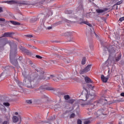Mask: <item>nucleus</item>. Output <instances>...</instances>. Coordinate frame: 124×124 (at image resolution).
I'll list each match as a JSON object with an SVG mask.
<instances>
[{"instance_id": "obj_38", "label": "nucleus", "mask_w": 124, "mask_h": 124, "mask_svg": "<svg viewBox=\"0 0 124 124\" xmlns=\"http://www.w3.org/2000/svg\"><path fill=\"white\" fill-rule=\"evenodd\" d=\"M18 61H19V62H21V61H22V57H19V58H18Z\"/></svg>"}, {"instance_id": "obj_3", "label": "nucleus", "mask_w": 124, "mask_h": 124, "mask_svg": "<svg viewBox=\"0 0 124 124\" xmlns=\"http://www.w3.org/2000/svg\"><path fill=\"white\" fill-rule=\"evenodd\" d=\"M6 44H9L10 47H17V44L15 42L8 41L6 38L0 37V45L5 46Z\"/></svg>"}, {"instance_id": "obj_43", "label": "nucleus", "mask_w": 124, "mask_h": 124, "mask_svg": "<svg viewBox=\"0 0 124 124\" xmlns=\"http://www.w3.org/2000/svg\"><path fill=\"white\" fill-rule=\"evenodd\" d=\"M50 62H51V63H53V64L56 63V62H54V60H50Z\"/></svg>"}, {"instance_id": "obj_18", "label": "nucleus", "mask_w": 124, "mask_h": 124, "mask_svg": "<svg viewBox=\"0 0 124 124\" xmlns=\"http://www.w3.org/2000/svg\"><path fill=\"white\" fill-rule=\"evenodd\" d=\"M84 81H85V83H92L93 81L91 80V79L89 78L88 77H85L84 78Z\"/></svg>"}, {"instance_id": "obj_19", "label": "nucleus", "mask_w": 124, "mask_h": 124, "mask_svg": "<svg viewBox=\"0 0 124 124\" xmlns=\"http://www.w3.org/2000/svg\"><path fill=\"white\" fill-rule=\"evenodd\" d=\"M67 42H74V38L73 36L67 37Z\"/></svg>"}, {"instance_id": "obj_34", "label": "nucleus", "mask_w": 124, "mask_h": 124, "mask_svg": "<svg viewBox=\"0 0 124 124\" xmlns=\"http://www.w3.org/2000/svg\"><path fill=\"white\" fill-rule=\"evenodd\" d=\"M58 80H62V79H63V78H62V76L60 75L59 76H58Z\"/></svg>"}, {"instance_id": "obj_60", "label": "nucleus", "mask_w": 124, "mask_h": 124, "mask_svg": "<svg viewBox=\"0 0 124 124\" xmlns=\"http://www.w3.org/2000/svg\"><path fill=\"white\" fill-rule=\"evenodd\" d=\"M115 6H116V10H118V6L115 5Z\"/></svg>"}, {"instance_id": "obj_31", "label": "nucleus", "mask_w": 124, "mask_h": 124, "mask_svg": "<svg viewBox=\"0 0 124 124\" xmlns=\"http://www.w3.org/2000/svg\"><path fill=\"white\" fill-rule=\"evenodd\" d=\"M70 99V96L68 95H64V100H68Z\"/></svg>"}, {"instance_id": "obj_14", "label": "nucleus", "mask_w": 124, "mask_h": 124, "mask_svg": "<svg viewBox=\"0 0 124 124\" xmlns=\"http://www.w3.org/2000/svg\"><path fill=\"white\" fill-rule=\"evenodd\" d=\"M5 23H11V24H12L13 25H14L19 26V25H21V24L19 22L14 21L13 20H10V21L6 20L5 21Z\"/></svg>"}, {"instance_id": "obj_35", "label": "nucleus", "mask_w": 124, "mask_h": 124, "mask_svg": "<svg viewBox=\"0 0 124 124\" xmlns=\"http://www.w3.org/2000/svg\"><path fill=\"white\" fill-rule=\"evenodd\" d=\"M35 58H37L38 59H42V57L40 56L39 55H35Z\"/></svg>"}, {"instance_id": "obj_45", "label": "nucleus", "mask_w": 124, "mask_h": 124, "mask_svg": "<svg viewBox=\"0 0 124 124\" xmlns=\"http://www.w3.org/2000/svg\"><path fill=\"white\" fill-rule=\"evenodd\" d=\"M2 124H8V121H5L2 123Z\"/></svg>"}, {"instance_id": "obj_49", "label": "nucleus", "mask_w": 124, "mask_h": 124, "mask_svg": "<svg viewBox=\"0 0 124 124\" xmlns=\"http://www.w3.org/2000/svg\"><path fill=\"white\" fill-rule=\"evenodd\" d=\"M3 50V47H0V52H1V51H2Z\"/></svg>"}, {"instance_id": "obj_7", "label": "nucleus", "mask_w": 124, "mask_h": 124, "mask_svg": "<svg viewBox=\"0 0 124 124\" xmlns=\"http://www.w3.org/2000/svg\"><path fill=\"white\" fill-rule=\"evenodd\" d=\"M19 48H20L19 49L20 50H21V51L23 53H26L27 54V55L31 56V55L32 54L31 52H30L28 49H27L25 48H24V47H20Z\"/></svg>"}, {"instance_id": "obj_22", "label": "nucleus", "mask_w": 124, "mask_h": 124, "mask_svg": "<svg viewBox=\"0 0 124 124\" xmlns=\"http://www.w3.org/2000/svg\"><path fill=\"white\" fill-rule=\"evenodd\" d=\"M61 24H62V21H60L53 23L52 26H53V27H57V26H59V25H61Z\"/></svg>"}, {"instance_id": "obj_61", "label": "nucleus", "mask_w": 124, "mask_h": 124, "mask_svg": "<svg viewBox=\"0 0 124 124\" xmlns=\"http://www.w3.org/2000/svg\"><path fill=\"white\" fill-rule=\"evenodd\" d=\"M3 75V73H1V75H0V78L1 77V76H2Z\"/></svg>"}, {"instance_id": "obj_6", "label": "nucleus", "mask_w": 124, "mask_h": 124, "mask_svg": "<svg viewBox=\"0 0 124 124\" xmlns=\"http://www.w3.org/2000/svg\"><path fill=\"white\" fill-rule=\"evenodd\" d=\"M92 66V64H89L87 67H85L82 71H81L80 74H84V73H87L90 71V69H91V67Z\"/></svg>"}, {"instance_id": "obj_51", "label": "nucleus", "mask_w": 124, "mask_h": 124, "mask_svg": "<svg viewBox=\"0 0 124 124\" xmlns=\"http://www.w3.org/2000/svg\"><path fill=\"white\" fill-rule=\"evenodd\" d=\"M120 95H121V96L124 97V93H121V94H120Z\"/></svg>"}, {"instance_id": "obj_27", "label": "nucleus", "mask_w": 124, "mask_h": 124, "mask_svg": "<svg viewBox=\"0 0 124 124\" xmlns=\"http://www.w3.org/2000/svg\"><path fill=\"white\" fill-rule=\"evenodd\" d=\"M55 78H56L54 77V76L53 75H51V76H50V77L48 78V79H53V80L56 81V79H55Z\"/></svg>"}, {"instance_id": "obj_23", "label": "nucleus", "mask_w": 124, "mask_h": 124, "mask_svg": "<svg viewBox=\"0 0 124 124\" xmlns=\"http://www.w3.org/2000/svg\"><path fill=\"white\" fill-rule=\"evenodd\" d=\"M36 21H37V18L36 17H33L30 20L31 23H34V22H36Z\"/></svg>"}, {"instance_id": "obj_13", "label": "nucleus", "mask_w": 124, "mask_h": 124, "mask_svg": "<svg viewBox=\"0 0 124 124\" xmlns=\"http://www.w3.org/2000/svg\"><path fill=\"white\" fill-rule=\"evenodd\" d=\"M104 111V109H100L98 111H96V114L98 115V116H100L101 115H107V113H104L103 112Z\"/></svg>"}, {"instance_id": "obj_52", "label": "nucleus", "mask_w": 124, "mask_h": 124, "mask_svg": "<svg viewBox=\"0 0 124 124\" xmlns=\"http://www.w3.org/2000/svg\"><path fill=\"white\" fill-rule=\"evenodd\" d=\"M71 13H72V11L71 10L68 11V14H71Z\"/></svg>"}, {"instance_id": "obj_16", "label": "nucleus", "mask_w": 124, "mask_h": 124, "mask_svg": "<svg viewBox=\"0 0 124 124\" xmlns=\"http://www.w3.org/2000/svg\"><path fill=\"white\" fill-rule=\"evenodd\" d=\"M108 78L104 77V75H101V80H102L103 83H107L108 82Z\"/></svg>"}, {"instance_id": "obj_17", "label": "nucleus", "mask_w": 124, "mask_h": 124, "mask_svg": "<svg viewBox=\"0 0 124 124\" xmlns=\"http://www.w3.org/2000/svg\"><path fill=\"white\" fill-rule=\"evenodd\" d=\"M115 0V1H116V3L113 6V7H114V6H116V5H120V4H122V3H123L124 0Z\"/></svg>"}, {"instance_id": "obj_36", "label": "nucleus", "mask_w": 124, "mask_h": 124, "mask_svg": "<svg viewBox=\"0 0 124 124\" xmlns=\"http://www.w3.org/2000/svg\"><path fill=\"white\" fill-rule=\"evenodd\" d=\"M0 22H5V19L4 18H0Z\"/></svg>"}, {"instance_id": "obj_21", "label": "nucleus", "mask_w": 124, "mask_h": 124, "mask_svg": "<svg viewBox=\"0 0 124 124\" xmlns=\"http://www.w3.org/2000/svg\"><path fill=\"white\" fill-rule=\"evenodd\" d=\"M85 22L86 21H84V19L80 18L78 21V24H79V25H84V24H85Z\"/></svg>"}, {"instance_id": "obj_58", "label": "nucleus", "mask_w": 124, "mask_h": 124, "mask_svg": "<svg viewBox=\"0 0 124 124\" xmlns=\"http://www.w3.org/2000/svg\"><path fill=\"white\" fill-rule=\"evenodd\" d=\"M28 61L30 63V64H32V63H31V61H30V60H28Z\"/></svg>"}, {"instance_id": "obj_11", "label": "nucleus", "mask_w": 124, "mask_h": 124, "mask_svg": "<svg viewBox=\"0 0 124 124\" xmlns=\"http://www.w3.org/2000/svg\"><path fill=\"white\" fill-rule=\"evenodd\" d=\"M47 4V1L46 0L41 1L38 4V6L41 8H43L44 5Z\"/></svg>"}, {"instance_id": "obj_48", "label": "nucleus", "mask_w": 124, "mask_h": 124, "mask_svg": "<svg viewBox=\"0 0 124 124\" xmlns=\"http://www.w3.org/2000/svg\"><path fill=\"white\" fill-rule=\"evenodd\" d=\"M15 10L16 11H19V8H18V7H16L15 8Z\"/></svg>"}, {"instance_id": "obj_12", "label": "nucleus", "mask_w": 124, "mask_h": 124, "mask_svg": "<svg viewBox=\"0 0 124 124\" xmlns=\"http://www.w3.org/2000/svg\"><path fill=\"white\" fill-rule=\"evenodd\" d=\"M108 10H109V9L107 8H104L103 9H98L96 10V12L100 14V13H104V12H105V11H107Z\"/></svg>"}, {"instance_id": "obj_62", "label": "nucleus", "mask_w": 124, "mask_h": 124, "mask_svg": "<svg viewBox=\"0 0 124 124\" xmlns=\"http://www.w3.org/2000/svg\"><path fill=\"white\" fill-rule=\"evenodd\" d=\"M119 124H122V122H119Z\"/></svg>"}, {"instance_id": "obj_47", "label": "nucleus", "mask_w": 124, "mask_h": 124, "mask_svg": "<svg viewBox=\"0 0 124 124\" xmlns=\"http://www.w3.org/2000/svg\"><path fill=\"white\" fill-rule=\"evenodd\" d=\"M88 87L89 88H92V85H90V84H88Z\"/></svg>"}, {"instance_id": "obj_42", "label": "nucleus", "mask_w": 124, "mask_h": 124, "mask_svg": "<svg viewBox=\"0 0 124 124\" xmlns=\"http://www.w3.org/2000/svg\"><path fill=\"white\" fill-rule=\"evenodd\" d=\"M119 21H120V22L122 23V21H124V18H123V17H121L119 18Z\"/></svg>"}, {"instance_id": "obj_30", "label": "nucleus", "mask_w": 124, "mask_h": 124, "mask_svg": "<svg viewBox=\"0 0 124 124\" xmlns=\"http://www.w3.org/2000/svg\"><path fill=\"white\" fill-rule=\"evenodd\" d=\"M120 59H121V55H119L117 57L115 58V62H119Z\"/></svg>"}, {"instance_id": "obj_57", "label": "nucleus", "mask_w": 124, "mask_h": 124, "mask_svg": "<svg viewBox=\"0 0 124 124\" xmlns=\"http://www.w3.org/2000/svg\"><path fill=\"white\" fill-rule=\"evenodd\" d=\"M65 21L67 22V23H69V20L67 19H66Z\"/></svg>"}, {"instance_id": "obj_37", "label": "nucleus", "mask_w": 124, "mask_h": 124, "mask_svg": "<svg viewBox=\"0 0 124 124\" xmlns=\"http://www.w3.org/2000/svg\"><path fill=\"white\" fill-rule=\"evenodd\" d=\"M25 36H26L27 37H30V38H31V37H32V35L28 34V35H25Z\"/></svg>"}, {"instance_id": "obj_53", "label": "nucleus", "mask_w": 124, "mask_h": 124, "mask_svg": "<svg viewBox=\"0 0 124 124\" xmlns=\"http://www.w3.org/2000/svg\"><path fill=\"white\" fill-rule=\"evenodd\" d=\"M51 29H52V27H51V26L47 27V29H48V30H51Z\"/></svg>"}, {"instance_id": "obj_2", "label": "nucleus", "mask_w": 124, "mask_h": 124, "mask_svg": "<svg viewBox=\"0 0 124 124\" xmlns=\"http://www.w3.org/2000/svg\"><path fill=\"white\" fill-rule=\"evenodd\" d=\"M16 47H11L10 48V63L14 66H18V61L16 59Z\"/></svg>"}, {"instance_id": "obj_24", "label": "nucleus", "mask_w": 124, "mask_h": 124, "mask_svg": "<svg viewBox=\"0 0 124 124\" xmlns=\"http://www.w3.org/2000/svg\"><path fill=\"white\" fill-rule=\"evenodd\" d=\"M81 64L84 65L85 64V57L82 58V60L81 61Z\"/></svg>"}, {"instance_id": "obj_20", "label": "nucleus", "mask_w": 124, "mask_h": 124, "mask_svg": "<svg viewBox=\"0 0 124 124\" xmlns=\"http://www.w3.org/2000/svg\"><path fill=\"white\" fill-rule=\"evenodd\" d=\"M19 121V118L17 117L16 116H14L12 117V122H14V123H16Z\"/></svg>"}, {"instance_id": "obj_25", "label": "nucleus", "mask_w": 124, "mask_h": 124, "mask_svg": "<svg viewBox=\"0 0 124 124\" xmlns=\"http://www.w3.org/2000/svg\"><path fill=\"white\" fill-rule=\"evenodd\" d=\"M84 24L87 25V26H89V27H90L91 28H92V27H93V25H92V24H91V23H90V22H89L88 21H85V22H84Z\"/></svg>"}, {"instance_id": "obj_59", "label": "nucleus", "mask_w": 124, "mask_h": 124, "mask_svg": "<svg viewBox=\"0 0 124 124\" xmlns=\"http://www.w3.org/2000/svg\"><path fill=\"white\" fill-rule=\"evenodd\" d=\"M15 115H18V112H15Z\"/></svg>"}, {"instance_id": "obj_64", "label": "nucleus", "mask_w": 124, "mask_h": 124, "mask_svg": "<svg viewBox=\"0 0 124 124\" xmlns=\"http://www.w3.org/2000/svg\"><path fill=\"white\" fill-rule=\"evenodd\" d=\"M122 18H123V20L124 21V16L122 17Z\"/></svg>"}, {"instance_id": "obj_44", "label": "nucleus", "mask_w": 124, "mask_h": 124, "mask_svg": "<svg viewBox=\"0 0 124 124\" xmlns=\"http://www.w3.org/2000/svg\"><path fill=\"white\" fill-rule=\"evenodd\" d=\"M18 85H19V87H21V85H22V82H19L18 83Z\"/></svg>"}, {"instance_id": "obj_1", "label": "nucleus", "mask_w": 124, "mask_h": 124, "mask_svg": "<svg viewBox=\"0 0 124 124\" xmlns=\"http://www.w3.org/2000/svg\"><path fill=\"white\" fill-rule=\"evenodd\" d=\"M22 76L23 77V85L28 88L33 87L32 82H34L35 77L33 75H27V70L24 69L22 71Z\"/></svg>"}, {"instance_id": "obj_39", "label": "nucleus", "mask_w": 124, "mask_h": 124, "mask_svg": "<svg viewBox=\"0 0 124 124\" xmlns=\"http://www.w3.org/2000/svg\"><path fill=\"white\" fill-rule=\"evenodd\" d=\"M90 124V121L88 120V121H85L84 122V124Z\"/></svg>"}, {"instance_id": "obj_50", "label": "nucleus", "mask_w": 124, "mask_h": 124, "mask_svg": "<svg viewBox=\"0 0 124 124\" xmlns=\"http://www.w3.org/2000/svg\"><path fill=\"white\" fill-rule=\"evenodd\" d=\"M40 90H45V88L43 86L40 87Z\"/></svg>"}, {"instance_id": "obj_55", "label": "nucleus", "mask_w": 124, "mask_h": 124, "mask_svg": "<svg viewBox=\"0 0 124 124\" xmlns=\"http://www.w3.org/2000/svg\"><path fill=\"white\" fill-rule=\"evenodd\" d=\"M89 96V95H87L86 96H85V98H86L87 99H88V97Z\"/></svg>"}, {"instance_id": "obj_5", "label": "nucleus", "mask_w": 124, "mask_h": 124, "mask_svg": "<svg viewBox=\"0 0 124 124\" xmlns=\"http://www.w3.org/2000/svg\"><path fill=\"white\" fill-rule=\"evenodd\" d=\"M79 104H80V106H81V107H82V108L85 107V106L86 105H92L93 106V107H94L99 106V103L97 102V101L93 103V104H90V103H85V101L81 100H80V101H79Z\"/></svg>"}, {"instance_id": "obj_32", "label": "nucleus", "mask_w": 124, "mask_h": 124, "mask_svg": "<svg viewBox=\"0 0 124 124\" xmlns=\"http://www.w3.org/2000/svg\"><path fill=\"white\" fill-rule=\"evenodd\" d=\"M26 103L28 104H31V103H32V102L31 100H26Z\"/></svg>"}, {"instance_id": "obj_29", "label": "nucleus", "mask_w": 124, "mask_h": 124, "mask_svg": "<svg viewBox=\"0 0 124 124\" xmlns=\"http://www.w3.org/2000/svg\"><path fill=\"white\" fill-rule=\"evenodd\" d=\"M74 101H75L74 99H70L68 101V103L72 104L74 103Z\"/></svg>"}, {"instance_id": "obj_15", "label": "nucleus", "mask_w": 124, "mask_h": 124, "mask_svg": "<svg viewBox=\"0 0 124 124\" xmlns=\"http://www.w3.org/2000/svg\"><path fill=\"white\" fill-rule=\"evenodd\" d=\"M63 35L67 36V37H70L73 36V32H66L63 33Z\"/></svg>"}, {"instance_id": "obj_9", "label": "nucleus", "mask_w": 124, "mask_h": 124, "mask_svg": "<svg viewBox=\"0 0 124 124\" xmlns=\"http://www.w3.org/2000/svg\"><path fill=\"white\" fill-rule=\"evenodd\" d=\"M104 50L106 51H108V53H110V54L114 53L115 52V50L113 49V47H104Z\"/></svg>"}, {"instance_id": "obj_40", "label": "nucleus", "mask_w": 124, "mask_h": 124, "mask_svg": "<svg viewBox=\"0 0 124 124\" xmlns=\"http://www.w3.org/2000/svg\"><path fill=\"white\" fill-rule=\"evenodd\" d=\"M77 124H81V121L80 120H78Z\"/></svg>"}, {"instance_id": "obj_4", "label": "nucleus", "mask_w": 124, "mask_h": 124, "mask_svg": "<svg viewBox=\"0 0 124 124\" xmlns=\"http://www.w3.org/2000/svg\"><path fill=\"white\" fill-rule=\"evenodd\" d=\"M2 3H7L8 4H18V6H23V5H26L27 3L25 2H19V1L17 0H11L10 1H3Z\"/></svg>"}, {"instance_id": "obj_8", "label": "nucleus", "mask_w": 124, "mask_h": 124, "mask_svg": "<svg viewBox=\"0 0 124 124\" xmlns=\"http://www.w3.org/2000/svg\"><path fill=\"white\" fill-rule=\"evenodd\" d=\"M78 6L77 7V9L79 11H84V5H83V0H79L78 2Z\"/></svg>"}, {"instance_id": "obj_56", "label": "nucleus", "mask_w": 124, "mask_h": 124, "mask_svg": "<svg viewBox=\"0 0 124 124\" xmlns=\"http://www.w3.org/2000/svg\"><path fill=\"white\" fill-rule=\"evenodd\" d=\"M72 17L73 18H77V16H72Z\"/></svg>"}, {"instance_id": "obj_33", "label": "nucleus", "mask_w": 124, "mask_h": 124, "mask_svg": "<svg viewBox=\"0 0 124 124\" xmlns=\"http://www.w3.org/2000/svg\"><path fill=\"white\" fill-rule=\"evenodd\" d=\"M76 115L74 114V113H72L71 115H70V119H72L75 117Z\"/></svg>"}, {"instance_id": "obj_41", "label": "nucleus", "mask_w": 124, "mask_h": 124, "mask_svg": "<svg viewBox=\"0 0 124 124\" xmlns=\"http://www.w3.org/2000/svg\"><path fill=\"white\" fill-rule=\"evenodd\" d=\"M2 12H3V9H2V7H0V13H2Z\"/></svg>"}, {"instance_id": "obj_10", "label": "nucleus", "mask_w": 124, "mask_h": 124, "mask_svg": "<svg viewBox=\"0 0 124 124\" xmlns=\"http://www.w3.org/2000/svg\"><path fill=\"white\" fill-rule=\"evenodd\" d=\"M13 34H15L13 32H5L3 35V37H12Z\"/></svg>"}, {"instance_id": "obj_46", "label": "nucleus", "mask_w": 124, "mask_h": 124, "mask_svg": "<svg viewBox=\"0 0 124 124\" xmlns=\"http://www.w3.org/2000/svg\"><path fill=\"white\" fill-rule=\"evenodd\" d=\"M79 108H78L76 109V111H77V113H78V112H79Z\"/></svg>"}, {"instance_id": "obj_26", "label": "nucleus", "mask_w": 124, "mask_h": 124, "mask_svg": "<svg viewBox=\"0 0 124 124\" xmlns=\"http://www.w3.org/2000/svg\"><path fill=\"white\" fill-rule=\"evenodd\" d=\"M3 105L6 107H9V106H10V104H9V103L8 102H4Z\"/></svg>"}, {"instance_id": "obj_63", "label": "nucleus", "mask_w": 124, "mask_h": 124, "mask_svg": "<svg viewBox=\"0 0 124 124\" xmlns=\"http://www.w3.org/2000/svg\"><path fill=\"white\" fill-rule=\"evenodd\" d=\"M29 46H30V47H31V45H28Z\"/></svg>"}, {"instance_id": "obj_28", "label": "nucleus", "mask_w": 124, "mask_h": 124, "mask_svg": "<svg viewBox=\"0 0 124 124\" xmlns=\"http://www.w3.org/2000/svg\"><path fill=\"white\" fill-rule=\"evenodd\" d=\"M40 80H45V78H43V71L41 72V76H40Z\"/></svg>"}, {"instance_id": "obj_54", "label": "nucleus", "mask_w": 124, "mask_h": 124, "mask_svg": "<svg viewBox=\"0 0 124 124\" xmlns=\"http://www.w3.org/2000/svg\"><path fill=\"white\" fill-rule=\"evenodd\" d=\"M110 73V68H108V74Z\"/></svg>"}]
</instances>
